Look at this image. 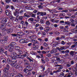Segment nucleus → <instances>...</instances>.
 <instances>
[{
  "instance_id": "obj_6",
  "label": "nucleus",
  "mask_w": 77,
  "mask_h": 77,
  "mask_svg": "<svg viewBox=\"0 0 77 77\" xmlns=\"http://www.w3.org/2000/svg\"><path fill=\"white\" fill-rule=\"evenodd\" d=\"M57 51V50L56 49H52L51 51V53H56V52Z\"/></svg>"
},
{
  "instance_id": "obj_31",
  "label": "nucleus",
  "mask_w": 77,
  "mask_h": 77,
  "mask_svg": "<svg viewBox=\"0 0 77 77\" xmlns=\"http://www.w3.org/2000/svg\"><path fill=\"white\" fill-rule=\"evenodd\" d=\"M63 32H68V31L65 28H64L63 29Z\"/></svg>"
},
{
  "instance_id": "obj_10",
  "label": "nucleus",
  "mask_w": 77,
  "mask_h": 77,
  "mask_svg": "<svg viewBox=\"0 0 77 77\" xmlns=\"http://www.w3.org/2000/svg\"><path fill=\"white\" fill-rule=\"evenodd\" d=\"M71 31L73 33H75V32L76 33V32L77 31V28H76L75 27V28L72 29L71 30Z\"/></svg>"
},
{
  "instance_id": "obj_3",
  "label": "nucleus",
  "mask_w": 77,
  "mask_h": 77,
  "mask_svg": "<svg viewBox=\"0 0 77 77\" xmlns=\"http://www.w3.org/2000/svg\"><path fill=\"white\" fill-rule=\"evenodd\" d=\"M8 17L4 18L2 19V20L1 23L2 24H5V23H6L7 22H8Z\"/></svg>"
},
{
  "instance_id": "obj_54",
  "label": "nucleus",
  "mask_w": 77,
  "mask_h": 77,
  "mask_svg": "<svg viewBox=\"0 0 77 77\" xmlns=\"http://www.w3.org/2000/svg\"><path fill=\"white\" fill-rule=\"evenodd\" d=\"M7 32V33H10V32H11V30L10 29H7L6 30Z\"/></svg>"
},
{
  "instance_id": "obj_37",
  "label": "nucleus",
  "mask_w": 77,
  "mask_h": 77,
  "mask_svg": "<svg viewBox=\"0 0 77 77\" xmlns=\"http://www.w3.org/2000/svg\"><path fill=\"white\" fill-rule=\"evenodd\" d=\"M39 29L40 30H42L44 29V27L42 26H39Z\"/></svg>"
},
{
  "instance_id": "obj_26",
  "label": "nucleus",
  "mask_w": 77,
  "mask_h": 77,
  "mask_svg": "<svg viewBox=\"0 0 77 77\" xmlns=\"http://www.w3.org/2000/svg\"><path fill=\"white\" fill-rule=\"evenodd\" d=\"M5 28V26H4V25H1L0 29H1L3 30V29H4Z\"/></svg>"
},
{
  "instance_id": "obj_42",
  "label": "nucleus",
  "mask_w": 77,
  "mask_h": 77,
  "mask_svg": "<svg viewBox=\"0 0 77 77\" xmlns=\"http://www.w3.org/2000/svg\"><path fill=\"white\" fill-rule=\"evenodd\" d=\"M71 26H72V27H75V24H74V23L73 22H72V23L71 24Z\"/></svg>"
},
{
  "instance_id": "obj_33",
  "label": "nucleus",
  "mask_w": 77,
  "mask_h": 77,
  "mask_svg": "<svg viewBox=\"0 0 77 77\" xmlns=\"http://www.w3.org/2000/svg\"><path fill=\"white\" fill-rule=\"evenodd\" d=\"M5 13L6 14V15H7V16H8V15H9V12L8 11L6 10L5 11Z\"/></svg>"
},
{
  "instance_id": "obj_4",
  "label": "nucleus",
  "mask_w": 77,
  "mask_h": 77,
  "mask_svg": "<svg viewBox=\"0 0 77 77\" xmlns=\"http://www.w3.org/2000/svg\"><path fill=\"white\" fill-rule=\"evenodd\" d=\"M33 41V46H35V45H38L39 42L35 40H32Z\"/></svg>"
},
{
  "instance_id": "obj_45",
  "label": "nucleus",
  "mask_w": 77,
  "mask_h": 77,
  "mask_svg": "<svg viewBox=\"0 0 77 77\" xmlns=\"http://www.w3.org/2000/svg\"><path fill=\"white\" fill-rule=\"evenodd\" d=\"M59 63H63V60H60L59 61Z\"/></svg>"
},
{
  "instance_id": "obj_22",
  "label": "nucleus",
  "mask_w": 77,
  "mask_h": 77,
  "mask_svg": "<svg viewBox=\"0 0 77 77\" xmlns=\"http://www.w3.org/2000/svg\"><path fill=\"white\" fill-rule=\"evenodd\" d=\"M24 17H30V15L27 14L26 13H25V14H24V16H23Z\"/></svg>"
},
{
  "instance_id": "obj_7",
  "label": "nucleus",
  "mask_w": 77,
  "mask_h": 77,
  "mask_svg": "<svg viewBox=\"0 0 77 77\" xmlns=\"http://www.w3.org/2000/svg\"><path fill=\"white\" fill-rule=\"evenodd\" d=\"M24 63L25 65H28V66L30 65L29 63V62L26 60H24Z\"/></svg>"
},
{
  "instance_id": "obj_53",
  "label": "nucleus",
  "mask_w": 77,
  "mask_h": 77,
  "mask_svg": "<svg viewBox=\"0 0 77 77\" xmlns=\"http://www.w3.org/2000/svg\"><path fill=\"white\" fill-rule=\"evenodd\" d=\"M6 56H8V51H6L3 52Z\"/></svg>"
},
{
  "instance_id": "obj_48",
  "label": "nucleus",
  "mask_w": 77,
  "mask_h": 77,
  "mask_svg": "<svg viewBox=\"0 0 77 77\" xmlns=\"http://www.w3.org/2000/svg\"><path fill=\"white\" fill-rule=\"evenodd\" d=\"M29 20H30L31 21H33L34 20V18H31L29 19Z\"/></svg>"
},
{
  "instance_id": "obj_61",
  "label": "nucleus",
  "mask_w": 77,
  "mask_h": 77,
  "mask_svg": "<svg viewBox=\"0 0 77 77\" xmlns=\"http://www.w3.org/2000/svg\"><path fill=\"white\" fill-rule=\"evenodd\" d=\"M38 11L37 10H35L34 11H33V13H34V14H36V13H37V12H38Z\"/></svg>"
},
{
  "instance_id": "obj_15",
  "label": "nucleus",
  "mask_w": 77,
  "mask_h": 77,
  "mask_svg": "<svg viewBox=\"0 0 77 77\" xmlns=\"http://www.w3.org/2000/svg\"><path fill=\"white\" fill-rule=\"evenodd\" d=\"M17 35L18 36H21L22 35H23V33L22 32H19L17 33Z\"/></svg>"
},
{
  "instance_id": "obj_19",
  "label": "nucleus",
  "mask_w": 77,
  "mask_h": 77,
  "mask_svg": "<svg viewBox=\"0 0 77 77\" xmlns=\"http://www.w3.org/2000/svg\"><path fill=\"white\" fill-rule=\"evenodd\" d=\"M15 48L16 50H20L21 48L18 46H15Z\"/></svg>"
},
{
  "instance_id": "obj_39",
  "label": "nucleus",
  "mask_w": 77,
  "mask_h": 77,
  "mask_svg": "<svg viewBox=\"0 0 77 77\" xmlns=\"http://www.w3.org/2000/svg\"><path fill=\"white\" fill-rule=\"evenodd\" d=\"M4 49L3 48H1L0 49V53H2V52H4Z\"/></svg>"
},
{
  "instance_id": "obj_38",
  "label": "nucleus",
  "mask_w": 77,
  "mask_h": 77,
  "mask_svg": "<svg viewBox=\"0 0 77 77\" xmlns=\"http://www.w3.org/2000/svg\"><path fill=\"white\" fill-rule=\"evenodd\" d=\"M71 77V75L69 74H66L65 75V76H64V77Z\"/></svg>"
},
{
  "instance_id": "obj_24",
  "label": "nucleus",
  "mask_w": 77,
  "mask_h": 77,
  "mask_svg": "<svg viewBox=\"0 0 77 77\" xmlns=\"http://www.w3.org/2000/svg\"><path fill=\"white\" fill-rule=\"evenodd\" d=\"M17 53L18 54H23V51L21 50H19L18 51Z\"/></svg>"
},
{
  "instance_id": "obj_28",
  "label": "nucleus",
  "mask_w": 77,
  "mask_h": 77,
  "mask_svg": "<svg viewBox=\"0 0 77 77\" xmlns=\"http://www.w3.org/2000/svg\"><path fill=\"white\" fill-rule=\"evenodd\" d=\"M20 66V65L18 64H16L15 65V67L16 68H19Z\"/></svg>"
},
{
  "instance_id": "obj_21",
  "label": "nucleus",
  "mask_w": 77,
  "mask_h": 77,
  "mask_svg": "<svg viewBox=\"0 0 77 77\" xmlns=\"http://www.w3.org/2000/svg\"><path fill=\"white\" fill-rule=\"evenodd\" d=\"M45 24H46L47 26H50V22L48 20L46 21Z\"/></svg>"
},
{
  "instance_id": "obj_32",
  "label": "nucleus",
  "mask_w": 77,
  "mask_h": 77,
  "mask_svg": "<svg viewBox=\"0 0 77 77\" xmlns=\"http://www.w3.org/2000/svg\"><path fill=\"white\" fill-rule=\"evenodd\" d=\"M57 42H53L52 43V45H54V46L55 45H57Z\"/></svg>"
},
{
  "instance_id": "obj_51",
  "label": "nucleus",
  "mask_w": 77,
  "mask_h": 77,
  "mask_svg": "<svg viewBox=\"0 0 77 77\" xmlns=\"http://www.w3.org/2000/svg\"><path fill=\"white\" fill-rule=\"evenodd\" d=\"M6 67L5 68H7V69H9V65L8 64H7L6 65Z\"/></svg>"
},
{
  "instance_id": "obj_27",
  "label": "nucleus",
  "mask_w": 77,
  "mask_h": 77,
  "mask_svg": "<svg viewBox=\"0 0 77 77\" xmlns=\"http://www.w3.org/2000/svg\"><path fill=\"white\" fill-rule=\"evenodd\" d=\"M39 47V46L38 45H34V47H33V49L34 50H36V49H37Z\"/></svg>"
},
{
  "instance_id": "obj_63",
  "label": "nucleus",
  "mask_w": 77,
  "mask_h": 77,
  "mask_svg": "<svg viewBox=\"0 0 77 77\" xmlns=\"http://www.w3.org/2000/svg\"><path fill=\"white\" fill-rule=\"evenodd\" d=\"M15 13L17 14H19V10H16Z\"/></svg>"
},
{
  "instance_id": "obj_14",
  "label": "nucleus",
  "mask_w": 77,
  "mask_h": 77,
  "mask_svg": "<svg viewBox=\"0 0 77 77\" xmlns=\"http://www.w3.org/2000/svg\"><path fill=\"white\" fill-rule=\"evenodd\" d=\"M0 42L1 44H5L6 43V42H5V41L3 39H1L0 40Z\"/></svg>"
},
{
  "instance_id": "obj_59",
  "label": "nucleus",
  "mask_w": 77,
  "mask_h": 77,
  "mask_svg": "<svg viewBox=\"0 0 77 77\" xmlns=\"http://www.w3.org/2000/svg\"><path fill=\"white\" fill-rule=\"evenodd\" d=\"M41 60L43 63H45V60H44V59H42Z\"/></svg>"
},
{
  "instance_id": "obj_56",
  "label": "nucleus",
  "mask_w": 77,
  "mask_h": 77,
  "mask_svg": "<svg viewBox=\"0 0 77 77\" xmlns=\"http://www.w3.org/2000/svg\"><path fill=\"white\" fill-rule=\"evenodd\" d=\"M24 43H27V40L26 39H24Z\"/></svg>"
},
{
  "instance_id": "obj_41",
  "label": "nucleus",
  "mask_w": 77,
  "mask_h": 77,
  "mask_svg": "<svg viewBox=\"0 0 77 77\" xmlns=\"http://www.w3.org/2000/svg\"><path fill=\"white\" fill-rule=\"evenodd\" d=\"M47 57V55H46V56L45 57V59L46 60V61H47V62H48V61H49V59Z\"/></svg>"
},
{
  "instance_id": "obj_30",
  "label": "nucleus",
  "mask_w": 77,
  "mask_h": 77,
  "mask_svg": "<svg viewBox=\"0 0 77 77\" xmlns=\"http://www.w3.org/2000/svg\"><path fill=\"white\" fill-rule=\"evenodd\" d=\"M10 64L11 66H12V67H14V66H15V65H16L15 63H11Z\"/></svg>"
},
{
  "instance_id": "obj_8",
  "label": "nucleus",
  "mask_w": 77,
  "mask_h": 77,
  "mask_svg": "<svg viewBox=\"0 0 77 77\" xmlns=\"http://www.w3.org/2000/svg\"><path fill=\"white\" fill-rule=\"evenodd\" d=\"M72 69L73 71L74 72H75L77 71V68L76 67V66H73Z\"/></svg>"
},
{
  "instance_id": "obj_57",
  "label": "nucleus",
  "mask_w": 77,
  "mask_h": 77,
  "mask_svg": "<svg viewBox=\"0 0 77 77\" xmlns=\"http://www.w3.org/2000/svg\"><path fill=\"white\" fill-rule=\"evenodd\" d=\"M43 45L44 46H45V47H47L48 46V45H47V43H46L45 42L44 43Z\"/></svg>"
},
{
  "instance_id": "obj_1",
  "label": "nucleus",
  "mask_w": 77,
  "mask_h": 77,
  "mask_svg": "<svg viewBox=\"0 0 77 77\" xmlns=\"http://www.w3.org/2000/svg\"><path fill=\"white\" fill-rule=\"evenodd\" d=\"M8 71H9V69L5 68L3 70V71L5 72V74H3L2 75V77H8L6 74H7V75H9V72H8Z\"/></svg>"
},
{
  "instance_id": "obj_52",
  "label": "nucleus",
  "mask_w": 77,
  "mask_h": 77,
  "mask_svg": "<svg viewBox=\"0 0 77 77\" xmlns=\"http://www.w3.org/2000/svg\"><path fill=\"white\" fill-rule=\"evenodd\" d=\"M42 35L43 36H45V35H46V33H45V32H42Z\"/></svg>"
},
{
  "instance_id": "obj_11",
  "label": "nucleus",
  "mask_w": 77,
  "mask_h": 77,
  "mask_svg": "<svg viewBox=\"0 0 77 77\" xmlns=\"http://www.w3.org/2000/svg\"><path fill=\"white\" fill-rule=\"evenodd\" d=\"M46 29L45 30H44V32H48L49 31V30H50V28L49 27H47L46 28Z\"/></svg>"
},
{
  "instance_id": "obj_40",
  "label": "nucleus",
  "mask_w": 77,
  "mask_h": 77,
  "mask_svg": "<svg viewBox=\"0 0 77 77\" xmlns=\"http://www.w3.org/2000/svg\"><path fill=\"white\" fill-rule=\"evenodd\" d=\"M36 14H32L31 15L32 17H33V18H35L36 17L35 16H36Z\"/></svg>"
},
{
  "instance_id": "obj_49",
  "label": "nucleus",
  "mask_w": 77,
  "mask_h": 77,
  "mask_svg": "<svg viewBox=\"0 0 77 77\" xmlns=\"http://www.w3.org/2000/svg\"><path fill=\"white\" fill-rule=\"evenodd\" d=\"M12 59H17V56H14L13 57H12Z\"/></svg>"
},
{
  "instance_id": "obj_64",
  "label": "nucleus",
  "mask_w": 77,
  "mask_h": 77,
  "mask_svg": "<svg viewBox=\"0 0 77 77\" xmlns=\"http://www.w3.org/2000/svg\"><path fill=\"white\" fill-rule=\"evenodd\" d=\"M60 15L61 16H65V14L63 13H61Z\"/></svg>"
},
{
  "instance_id": "obj_36",
  "label": "nucleus",
  "mask_w": 77,
  "mask_h": 77,
  "mask_svg": "<svg viewBox=\"0 0 77 77\" xmlns=\"http://www.w3.org/2000/svg\"><path fill=\"white\" fill-rule=\"evenodd\" d=\"M20 23L22 24V26H23V25H25V23L24 22V21L21 20L20 21Z\"/></svg>"
},
{
  "instance_id": "obj_29",
  "label": "nucleus",
  "mask_w": 77,
  "mask_h": 77,
  "mask_svg": "<svg viewBox=\"0 0 77 77\" xmlns=\"http://www.w3.org/2000/svg\"><path fill=\"white\" fill-rule=\"evenodd\" d=\"M18 57L20 59H24V57L22 55H18Z\"/></svg>"
},
{
  "instance_id": "obj_60",
  "label": "nucleus",
  "mask_w": 77,
  "mask_h": 77,
  "mask_svg": "<svg viewBox=\"0 0 77 77\" xmlns=\"http://www.w3.org/2000/svg\"><path fill=\"white\" fill-rule=\"evenodd\" d=\"M70 64L71 65H73L74 63V60H72L71 61V62H70Z\"/></svg>"
},
{
  "instance_id": "obj_17",
  "label": "nucleus",
  "mask_w": 77,
  "mask_h": 77,
  "mask_svg": "<svg viewBox=\"0 0 77 77\" xmlns=\"http://www.w3.org/2000/svg\"><path fill=\"white\" fill-rule=\"evenodd\" d=\"M65 23L68 26H70L71 25V22L68 21L65 22Z\"/></svg>"
},
{
  "instance_id": "obj_35",
  "label": "nucleus",
  "mask_w": 77,
  "mask_h": 77,
  "mask_svg": "<svg viewBox=\"0 0 77 77\" xmlns=\"http://www.w3.org/2000/svg\"><path fill=\"white\" fill-rule=\"evenodd\" d=\"M7 61L8 63H9L11 64V63H12V60L9 59H8Z\"/></svg>"
},
{
  "instance_id": "obj_18",
  "label": "nucleus",
  "mask_w": 77,
  "mask_h": 77,
  "mask_svg": "<svg viewBox=\"0 0 77 77\" xmlns=\"http://www.w3.org/2000/svg\"><path fill=\"white\" fill-rule=\"evenodd\" d=\"M47 14V13L46 12H40V15L41 16H44V15H46Z\"/></svg>"
},
{
  "instance_id": "obj_34",
  "label": "nucleus",
  "mask_w": 77,
  "mask_h": 77,
  "mask_svg": "<svg viewBox=\"0 0 77 77\" xmlns=\"http://www.w3.org/2000/svg\"><path fill=\"white\" fill-rule=\"evenodd\" d=\"M26 75H30V72L29 71L26 72Z\"/></svg>"
},
{
  "instance_id": "obj_13",
  "label": "nucleus",
  "mask_w": 77,
  "mask_h": 77,
  "mask_svg": "<svg viewBox=\"0 0 77 77\" xmlns=\"http://www.w3.org/2000/svg\"><path fill=\"white\" fill-rule=\"evenodd\" d=\"M66 66L67 67H70L71 66V63L69 62H66Z\"/></svg>"
},
{
  "instance_id": "obj_50",
  "label": "nucleus",
  "mask_w": 77,
  "mask_h": 77,
  "mask_svg": "<svg viewBox=\"0 0 77 77\" xmlns=\"http://www.w3.org/2000/svg\"><path fill=\"white\" fill-rule=\"evenodd\" d=\"M18 76H19V77H24V76H23V75H22V74L20 73L18 74Z\"/></svg>"
},
{
  "instance_id": "obj_9",
  "label": "nucleus",
  "mask_w": 77,
  "mask_h": 77,
  "mask_svg": "<svg viewBox=\"0 0 77 77\" xmlns=\"http://www.w3.org/2000/svg\"><path fill=\"white\" fill-rule=\"evenodd\" d=\"M55 66H60V67L58 68V69H62L63 68V66L61 65H55Z\"/></svg>"
},
{
  "instance_id": "obj_55",
  "label": "nucleus",
  "mask_w": 77,
  "mask_h": 77,
  "mask_svg": "<svg viewBox=\"0 0 77 77\" xmlns=\"http://www.w3.org/2000/svg\"><path fill=\"white\" fill-rule=\"evenodd\" d=\"M16 62V60L15 59H12L11 60V62L12 63V62Z\"/></svg>"
},
{
  "instance_id": "obj_2",
  "label": "nucleus",
  "mask_w": 77,
  "mask_h": 77,
  "mask_svg": "<svg viewBox=\"0 0 77 77\" xmlns=\"http://www.w3.org/2000/svg\"><path fill=\"white\" fill-rule=\"evenodd\" d=\"M16 45V43L15 42H13L11 43L10 45H9V47L10 48L9 49L13 50V49H14V46H15Z\"/></svg>"
},
{
  "instance_id": "obj_12",
  "label": "nucleus",
  "mask_w": 77,
  "mask_h": 77,
  "mask_svg": "<svg viewBox=\"0 0 77 77\" xmlns=\"http://www.w3.org/2000/svg\"><path fill=\"white\" fill-rule=\"evenodd\" d=\"M50 72V68H48L47 70L45 72V73L46 74H48L49 72Z\"/></svg>"
},
{
  "instance_id": "obj_20",
  "label": "nucleus",
  "mask_w": 77,
  "mask_h": 77,
  "mask_svg": "<svg viewBox=\"0 0 77 77\" xmlns=\"http://www.w3.org/2000/svg\"><path fill=\"white\" fill-rule=\"evenodd\" d=\"M27 59L28 60H29V61L30 62H33V60L31 59L29 57H26Z\"/></svg>"
},
{
  "instance_id": "obj_25",
  "label": "nucleus",
  "mask_w": 77,
  "mask_h": 77,
  "mask_svg": "<svg viewBox=\"0 0 77 77\" xmlns=\"http://www.w3.org/2000/svg\"><path fill=\"white\" fill-rule=\"evenodd\" d=\"M74 53H75V51H70V54L71 55V56H73V55H74Z\"/></svg>"
},
{
  "instance_id": "obj_16",
  "label": "nucleus",
  "mask_w": 77,
  "mask_h": 77,
  "mask_svg": "<svg viewBox=\"0 0 77 77\" xmlns=\"http://www.w3.org/2000/svg\"><path fill=\"white\" fill-rule=\"evenodd\" d=\"M4 40L5 41H7L8 40V36H5L4 37Z\"/></svg>"
},
{
  "instance_id": "obj_5",
  "label": "nucleus",
  "mask_w": 77,
  "mask_h": 77,
  "mask_svg": "<svg viewBox=\"0 0 77 77\" xmlns=\"http://www.w3.org/2000/svg\"><path fill=\"white\" fill-rule=\"evenodd\" d=\"M26 69L28 71H32L33 69V67L28 66L26 67Z\"/></svg>"
},
{
  "instance_id": "obj_23",
  "label": "nucleus",
  "mask_w": 77,
  "mask_h": 77,
  "mask_svg": "<svg viewBox=\"0 0 77 77\" xmlns=\"http://www.w3.org/2000/svg\"><path fill=\"white\" fill-rule=\"evenodd\" d=\"M40 5L38 6V8H43V5H42V3H40Z\"/></svg>"
},
{
  "instance_id": "obj_43",
  "label": "nucleus",
  "mask_w": 77,
  "mask_h": 77,
  "mask_svg": "<svg viewBox=\"0 0 77 77\" xmlns=\"http://www.w3.org/2000/svg\"><path fill=\"white\" fill-rule=\"evenodd\" d=\"M64 56L65 57H68V56H69V54L68 53H66L65 55H64Z\"/></svg>"
},
{
  "instance_id": "obj_46",
  "label": "nucleus",
  "mask_w": 77,
  "mask_h": 77,
  "mask_svg": "<svg viewBox=\"0 0 77 77\" xmlns=\"http://www.w3.org/2000/svg\"><path fill=\"white\" fill-rule=\"evenodd\" d=\"M20 43H21V44L24 43V39H21L20 40Z\"/></svg>"
},
{
  "instance_id": "obj_62",
  "label": "nucleus",
  "mask_w": 77,
  "mask_h": 77,
  "mask_svg": "<svg viewBox=\"0 0 77 77\" xmlns=\"http://www.w3.org/2000/svg\"><path fill=\"white\" fill-rule=\"evenodd\" d=\"M9 53H12L13 52V50H11V49H9Z\"/></svg>"
},
{
  "instance_id": "obj_44",
  "label": "nucleus",
  "mask_w": 77,
  "mask_h": 77,
  "mask_svg": "<svg viewBox=\"0 0 77 77\" xmlns=\"http://www.w3.org/2000/svg\"><path fill=\"white\" fill-rule=\"evenodd\" d=\"M11 36H13V37H14L15 36H17V35L16 34H11Z\"/></svg>"
},
{
  "instance_id": "obj_47",
  "label": "nucleus",
  "mask_w": 77,
  "mask_h": 77,
  "mask_svg": "<svg viewBox=\"0 0 77 77\" xmlns=\"http://www.w3.org/2000/svg\"><path fill=\"white\" fill-rule=\"evenodd\" d=\"M2 62L3 63H6V59L4 58L2 61Z\"/></svg>"
},
{
  "instance_id": "obj_58",
  "label": "nucleus",
  "mask_w": 77,
  "mask_h": 77,
  "mask_svg": "<svg viewBox=\"0 0 77 77\" xmlns=\"http://www.w3.org/2000/svg\"><path fill=\"white\" fill-rule=\"evenodd\" d=\"M14 54H13L12 53H11L10 55V56L11 57V58H12V57H14Z\"/></svg>"
}]
</instances>
